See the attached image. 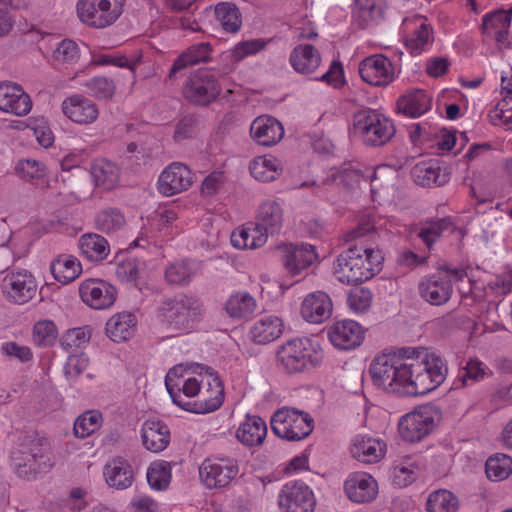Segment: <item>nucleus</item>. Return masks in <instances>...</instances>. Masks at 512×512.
<instances>
[{"label": "nucleus", "mask_w": 512, "mask_h": 512, "mask_svg": "<svg viewBox=\"0 0 512 512\" xmlns=\"http://www.w3.org/2000/svg\"><path fill=\"white\" fill-rule=\"evenodd\" d=\"M58 337L57 327L50 320H40L33 328L34 343L41 347L52 346Z\"/></svg>", "instance_id": "53"}, {"label": "nucleus", "mask_w": 512, "mask_h": 512, "mask_svg": "<svg viewBox=\"0 0 512 512\" xmlns=\"http://www.w3.org/2000/svg\"><path fill=\"white\" fill-rule=\"evenodd\" d=\"M194 301L185 295L170 298L163 302L160 312L164 321L174 325L175 328L184 327L188 322V312Z\"/></svg>", "instance_id": "24"}, {"label": "nucleus", "mask_w": 512, "mask_h": 512, "mask_svg": "<svg viewBox=\"0 0 512 512\" xmlns=\"http://www.w3.org/2000/svg\"><path fill=\"white\" fill-rule=\"evenodd\" d=\"M359 74L370 85L387 86L393 78L392 64L382 55L370 56L360 62Z\"/></svg>", "instance_id": "18"}, {"label": "nucleus", "mask_w": 512, "mask_h": 512, "mask_svg": "<svg viewBox=\"0 0 512 512\" xmlns=\"http://www.w3.org/2000/svg\"><path fill=\"white\" fill-rule=\"evenodd\" d=\"M282 332V320L273 316H265L259 319L250 331L252 340L258 344L270 343L279 338Z\"/></svg>", "instance_id": "34"}, {"label": "nucleus", "mask_w": 512, "mask_h": 512, "mask_svg": "<svg viewBox=\"0 0 512 512\" xmlns=\"http://www.w3.org/2000/svg\"><path fill=\"white\" fill-rule=\"evenodd\" d=\"M136 317L130 312L113 315L106 323V334L114 342L129 340L135 331Z\"/></svg>", "instance_id": "27"}, {"label": "nucleus", "mask_w": 512, "mask_h": 512, "mask_svg": "<svg viewBox=\"0 0 512 512\" xmlns=\"http://www.w3.org/2000/svg\"><path fill=\"white\" fill-rule=\"evenodd\" d=\"M142 441L147 450L160 452L169 443V430L161 421L147 420L142 427Z\"/></svg>", "instance_id": "28"}, {"label": "nucleus", "mask_w": 512, "mask_h": 512, "mask_svg": "<svg viewBox=\"0 0 512 512\" xmlns=\"http://www.w3.org/2000/svg\"><path fill=\"white\" fill-rule=\"evenodd\" d=\"M63 113L78 124L93 123L99 115L97 105L82 95H73L62 103Z\"/></svg>", "instance_id": "21"}, {"label": "nucleus", "mask_w": 512, "mask_h": 512, "mask_svg": "<svg viewBox=\"0 0 512 512\" xmlns=\"http://www.w3.org/2000/svg\"><path fill=\"white\" fill-rule=\"evenodd\" d=\"M89 94L97 99L108 100L115 94V84L104 76H96L85 84Z\"/></svg>", "instance_id": "54"}, {"label": "nucleus", "mask_w": 512, "mask_h": 512, "mask_svg": "<svg viewBox=\"0 0 512 512\" xmlns=\"http://www.w3.org/2000/svg\"><path fill=\"white\" fill-rule=\"evenodd\" d=\"M450 224L451 222L447 218L427 220L417 236L431 249L433 243L442 235L443 231L448 229Z\"/></svg>", "instance_id": "50"}, {"label": "nucleus", "mask_w": 512, "mask_h": 512, "mask_svg": "<svg viewBox=\"0 0 512 512\" xmlns=\"http://www.w3.org/2000/svg\"><path fill=\"white\" fill-rule=\"evenodd\" d=\"M309 414L296 409H279L271 419V429L278 437L288 441L306 438L313 430Z\"/></svg>", "instance_id": "6"}, {"label": "nucleus", "mask_w": 512, "mask_h": 512, "mask_svg": "<svg viewBox=\"0 0 512 512\" xmlns=\"http://www.w3.org/2000/svg\"><path fill=\"white\" fill-rule=\"evenodd\" d=\"M102 415L95 411H87L77 417L74 422V434L78 438H85L96 431L101 423Z\"/></svg>", "instance_id": "51"}, {"label": "nucleus", "mask_w": 512, "mask_h": 512, "mask_svg": "<svg viewBox=\"0 0 512 512\" xmlns=\"http://www.w3.org/2000/svg\"><path fill=\"white\" fill-rule=\"evenodd\" d=\"M438 414L439 411L434 406L425 405L404 415L398 423L401 438L411 443L421 441L436 427L434 415Z\"/></svg>", "instance_id": "9"}, {"label": "nucleus", "mask_w": 512, "mask_h": 512, "mask_svg": "<svg viewBox=\"0 0 512 512\" xmlns=\"http://www.w3.org/2000/svg\"><path fill=\"white\" fill-rule=\"evenodd\" d=\"M184 371L185 369L183 365H176L168 371L165 377V386L173 403L188 412L196 414H204L217 410L224 400V388L220 378L216 376L214 378L216 384V394L214 396H206L202 394L200 398L194 402H183L180 399L179 394L174 392V386H178V384L176 383L173 385L172 381L174 378L182 377Z\"/></svg>", "instance_id": "5"}, {"label": "nucleus", "mask_w": 512, "mask_h": 512, "mask_svg": "<svg viewBox=\"0 0 512 512\" xmlns=\"http://www.w3.org/2000/svg\"><path fill=\"white\" fill-rule=\"evenodd\" d=\"M192 182L191 170L182 163L174 162L161 173L158 189L164 196H172L188 189Z\"/></svg>", "instance_id": "13"}, {"label": "nucleus", "mask_w": 512, "mask_h": 512, "mask_svg": "<svg viewBox=\"0 0 512 512\" xmlns=\"http://www.w3.org/2000/svg\"><path fill=\"white\" fill-rule=\"evenodd\" d=\"M249 170L251 175L262 182H271L279 177L282 169H279V161L274 157H258L254 159Z\"/></svg>", "instance_id": "42"}, {"label": "nucleus", "mask_w": 512, "mask_h": 512, "mask_svg": "<svg viewBox=\"0 0 512 512\" xmlns=\"http://www.w3.org/2000/svg\"><path fill=\"white\" fill-rule=\"evenodd\" d=\"M354 21L361 29H365L370 21H375L383 16V8L380 0H355Z\"/></svg>", "instance_id": "44"}, {"label": "nucleus", "mask_w": 512, "mask_h": 512, "mask_svg": "<svg viewBox=\"0 0 512 512\" xmlns=\"http://www.w3.org/2000/svg\"><path fill=\"white\" fill-rule=\"evenodd\" d=\"M195 271L188 262L171 264L166 268L165 278L168 283L186 285L191 281Z\"/></svg>", "instance_id": "55"}, {"label": "nucleus", "mask_w": 512, "mask_h": 512, "mask_svg": "<svg viewBox=\"0 0 512 512\" xmlns=\"http://www.w3.org/2000/svg\"><path fill=\"white\" fill-rule=\"evenodd\" d=\"M104 474L107 484L119 490L130 487L134 479L131 465L121 457L107 463Z\"/></svg>", "instance_id": "26"}, {"label": "nucleus", "mask_w": 512, "mask_h": 512, "mask_svg": "<svg viewBox=\"0 0 512 512\" xmlns=\"http://www.w3.org/2000/svg\"><path fill=\"white\" fill-rule=\"evenodd\" d=\"M265 45L266 43L261 39L242 41L234 49L225 53V56L226 58H232L235 62H239L246 56L262 50Z\"/></svg>", "instance_id": "57"}, {"label": "nucleus", "mask_w": 512, "mask_h": 512, "mask_svg": "<svg viewBox=\"0 0 512 512\" xmlns=\"http://www.w3.org/2000/svg\"><path fill=\"white\" fill-rule=\"evenodd\" d=\"M54 58L63 63H73L79 58V48L74 41L64 39L54 51Z\"/></svg>", "instance_id": "60"}, {"label": "nucleus", "mask_w": 512, "mask_h": 512, "mask_svg": "<svg viewBox=\"0 0 512 512\" xmlns=\"http://www.w3.org/2000/svg\"><path fill=\"white\" fill-rule=\"evenodd\" d=\"M333 304L329 295L323 291L308 294L301 305L302 317L310 323L319 324L332 315Z\"/></svg>", "instance_id": "20"}, {"label": "nucleus", "mask_w": 512, "mask_h": 512, "mask_svg": "<svg viewBox=\"0 0 512 512\" xmlns=\"http://www.w3.org/2000/svg\"><path fill=\"white\" fill-rule=\"evenodd\" d=\"M420 296L431 305L440 306L447 303L453 293L452 281L449 277L432 274L424 277L418 285Z\"/></svg>", "instance_id": "15"}, {"label": "nucleus", "mask_w": 512, "mask_h": 512, "mask_svg": "<svg viewBox=\"0 0 512 512\" xmlns=\"http://www.w3.org/2000/svg\"><path fill=\"white\" fill-rule=\"evenodd\" d=\"M372 302V293L365 287H354L348 294L349 307L355 312H364Z\"/></svg>", "instance_id": "58"}, {"label": "nucleus", "mask_w": 512, "mask_h": 512, "mask_svg": "<svg viewBox=\"0 0 512 512\" xmlns=\"http://www.w3.org/2000/svg\"><path fill=\"white\" fill-rule=\"evenodd\" d=\"M125 0H79V19L90 27L102 29L113 24L122 14Z\"/></svg>", "instance_id": "7"}, {"label": "nucleus", "mask_w": 512, "mask_h": 512, "mask_svg": "<svg viewBox=\"0 0 512 512\" xmlns=\"http://www.w3.org/2000/svg\"><path fill=\"white\" fill-rule=\"evenodd\" d=\"M406 356L408 354L402 355V348L398 352L384 353L377 356L372 361L369 369L374 385L389 393L404 396L401 389H404L405 384L403 372Z\"/></svg>", "instance_id": "3"}, {"label": "nucleus", "mask_w": 512, "mask_h": 512, "mask_svg": "<svg viewBox=\"0 0 512 512\" xmlns=\"http://www.w3.org/2000/svg\"><path fill=\"white\" fill-rule=\"evenodd\" d=\"M283 222V210L276 201H267L260 205L255 225L268 235L277 234Z\"/></svg>", "instance_id": "25"}, {"label": "nucleus", "mask_w": 512, "mask_h": 512, "mask_svg": "<svg viewBox=\"0 0 512 512\" xmlns=\"http://www.w3.org/2000/svg\"><path fill=\"white\" fill-rule=\"evenodd\" d=\"M170 478V470L164 464L153 463L147 471V481L156 490L166 489Z\"/></svg>", "instance_id": "56"}, {"label": "nucleus", "mask_w": 512, "mask_h": 512, "mask_svg": "<svg viewBox=\"0 0 512 512\" xmlns=\"http://www.w3.org/2000/svg\"><path fill=\"white\" fill-rule=\"evenodd\" d=\"M354 134L363 137L365 144L381 146L395 134L393 123L375 110H360L353 117Z\"/></svg>", "instance_id": "4"}, {"label": "nucleus", "mask_w": 512, "mask_h": 512, "mask_svg": "<svg viewBox=\"0 0 512 512\" xmlns=\"http://www.w3.org/2000/svg\"><path fill=\"white\" fill-rule=\"evenodd\" d=\"M321 57L311 44L296 46L290 55L292 67L300 73L310 74L319 66Z\"/></svg>", "instance_id": "33"}, {"label": "nucleus", "mask_w": 512, "mask_h": 512, "mask_svg": "<svg viewBox=\"0 0 512 512\" xmlns=\"http://www.w3.org/2000/svg\"><path fill=\"white\" fill-rule=\"evenodd\" d=\"M485 471L490 480H504L512 472V458L501 453L490 456L486 461Z\"/></svg>", "instance_id": "46"}, {"label": "nucleus", "mask_w": 512, "mask_h": 512, "mask_svg": "<svg viewBox=\"0 0 512 512\" xmlns=\"http://www.w3.org/2000/svg\"><path fill=\"white\" fill-rule=\"evenodd\" d=\"M212 51L211 45L208 42H202L198 44L191 45L187 51L183 52L178 58L174 61L168 77L173 79L177 72L182 69L195 65L200 62H208L210 60V53Z\"/></svg>", "instance_id": "30"}, {"label": "nucleus", "mask_w": 512, "mask_h": 512, "mask_svg": "<svg viewBox=\"0 0 512 512\" xmlns=\"http://www.w3.org/2000/svg\"><path fill=\"white\" fill-rule=\"evenodd\" d=\"M2 352L9 357H14L20 362H28L32 359L33 354L29 347L19 345L16 342H7L1 346Z\"/></svg>", "instance_id": "62"}, {"label": "nucleus", "mask_w": 512, "mask_h": 512, "mask_svg": "<svg viewBox=\"0 0 512 512\" xmlns=\"http://www.w3.org/2000/svg\"><path fill=\"white\" fill-rule=\"evenodd\" d=\"M50 269L54 278L62 284L74 281L82 272L81 263L75 257L67 255H60L53 260Z\"/></svg>", "instance_id": "36"}, {"label": "nucleus", "mask_w": 512, "mask_h": 512, "mask_svg": "<svg viewBox=\"0 0 512 512\" xmlns=\"http://www.w3.org/2000/svg\"><path fill=\"white\" fill-rule=\"evenodd\" d=\"M431 27L427 24H421L413 33L411 38L406 39L405 45L411 53H420L424 46L429 42Z\"/></svg>", "instance_id": "59"}, {"label": "nucleus", "mask_w": 512, "mask_h": 512, "mask_svg": "<svg viewBox=\"0 0 512 512\" xmlns=\"http://www.w3.org/2000/svg\"><path fill=\"white\" fill-rule=\"evenodd\" d=\"M431 98L423 90H415L401 96L397 101L399 112L416 118L430 109Z\"/></svg>", "instance_id": "35"}, {"label": "nucleus", "mask_w": 512, "mask_h": 512, "mask_svg": "<svg viewBox=\"0 0 512 512\" xmlns=\"http://www.w3.org/2000/svg\"><path fill=\"white\" fill-rule=\"evenodd\" d=\"M20 451H22L26 455H29L30 457L33 456V459L39 461L40 463H43L50 467L52 466V464L50 463V457L48 454V446L46 441H31L29 445L24 446L22 449H20Z\"/></svg>", "instance_id": "61"}, {"label": "nucleus", "mask_w": 512, "mask_h": 512, "mask_svg": "<svg viewBox=\"0 0 512 512\" xmlns=\"http://www.w3.org/2000/svg\"><path fill=\"white\" fill-rule=\"evenodd\" d=\"M328 336L335 347L342 350H350L361 344L364 338V331L356 321L342 320L329 328Z\"/></svg>", "instance_id": "19"}, {"label": "nucleus", "mask_w": 512, "mask_h": 512, "mask_svg": "<svg viewBox=\"0 0 512 512\" xmlns=\"http://www.w3.org/2000/svg\"><path fill=\"white\" fill-rule=\"evenodd\" d=\"M31 108V98L21 86L11 82L0 83V110L24 116Z\"/></svg>", "instance_id": "16"}, {"label": "nucleus", "mask_w": 512, "mask_h": 512, "mask_svg": "<svg viewBox=\"0 0 512 512\" xmlns=\"http://www.w3.org/2000/svg\"><path fill=\"white\" fill-rule=\"evenodd\" d=\"M267 425L259 416L247 415L236 431L237 439L247 446L260 445L266 436Z\"/></svg>", "instance_id": "32"}, {"label": "nucleus", "mask_w": 512, "mask_h": 512, "mask_svg": "<svg viewBox=\"0 0 512 512\" xmlns=\"http://www.w3.org/2000/svg\"><path fill=\"white\" fill-rule=\"evenodd\" d=\"M116 275L126 282H133L138 278V264L135 259L122 261L116 268Z\"/></svg>", "instance_id": "64"}, {"label": "nucleus", "mask_w": 512, "mask_h": 512, "mask_svg": "<svg viewBox=\"0 0 512 512\" xmlns=\"http://www.w3.org/2000/svg\"><path fill=\"white\" fill-rule=\"evenodd\" d=\"M3 288L16 304L30 301L37 293V284L32 274L25 272L10 273L3 279Z\"/></svg>", "instance_id": "17"}, {"label": "nucleus", "mask_w": 512, "mask_h": 512, "mask_svg": "<svg viewBox=\"0 0 512 512\" xmlns=\"http://www.w3.org/2000/svg\"><path fill=\"white\" fill-rule=\"evenodd\" d=\"M250 132L253 139L263 146L275 145L284 135L281 123L273 117H258L253 121Z\"/></svg>", "instance_id": "22"}, {"label": "nucleus", "mask_w": 512, "mask_h": 512, "mask_svg": "<svg viewBox=\"0 0 512 512\" xmlns=\"http://www.w3.org/2000/svg\"><path fill=\"white\" fill-rule=\"evenodd\" d=\"M512 18V7L508 10L497 9L484 15L481 29L486 35L491 34V30H498L502 27H509Z\"/></svg>", "instance_id": "52"}, {"label": "nucleus", "mask_w": 512, "mask_h": 512, "mask_svg": "<svg viewBox=\"0 0 512 512\" xmlns=\"http://www.w3.org/2000/svg\"><path fill=\"white\" fill-rule=\"evenodd\" d=\"M90 173L95 186L103 190H112L119 183L120 169L105 159L95 161L91 165Z\"/></svg>", "instance_id": "31"}, {"label": "nucleus", "mask_w": 512, "mask_h": 512, "mask_svg": "<svg viewBox=\"0 0 512 512\" xmlns=\"http://www.w3.org/2000/svg\"><path fill=\"white\" fill-rule=\"evenodd\" d=\"M314 505L312 491L302 482L288 483L281 490L279 506L286 512H312Z\"/></svg>", "instance_id": "12"}, {"label": "nucleus", "mask_w": 512, "mask_h": 512, "mask_svg": "<svg viewBox=\"0 0 512 512\" xmlns=\"http://www.w3.org/2000/svg\"><path fill=\"white\" fill-rule=\"evenodd\" d=\"M12 461L17 475L26 480L33 479L38 473L45 472L50 468L20 450L13 452Z\"/></svg>", "instance_id": "41"}, {"label": "nucleus", "mask_w": 512, "mask_h": 512, "mask_svg": "<svg viewBox=\"0 0 512 512\" xmlns=\"http://www.w3.org/2000/svg\"><path fill=\"white\" fill-rule=\"evenodd\" d=\"M383 260L379 249L350 247L337 257L334 273L340 282L357 285L374 277Z\"/></svg>", "instance_id": "2"}, {"label": "nucleus", "mask_w": 512, "mask_h": 512, "mask_svg": "<svg viewBox=\"0 0 512 512\" xmlns=\"http://www.w3.org/2000/svg\"><path fill=\"white\" fill-rule=\"evenodd\" d=\"M317 255L312 245H302L301 247H286L283 256V263L285 268L293 275L298 274L302 269H305L313 264Z\"/></svg>", "instance_id": "29"}, {"label": "nucleus", "mask_w": 512, "mask_h": 512, "mask_svg": "<svg viewBox=\"0 0 512 512\" xmlns=\"http://www.w3.org/2000/svg\"><path fill=\"white\" fill-rule=\"evenodd\" d=\"M351 454L360 462L375 463L383 457L384 451L378 440L357 437L351 446Z\"/></svg>", "instance_id": "37"}, {"label": "nucleus", "mask_w": 512, "mask_h": 512, "mask_svg": "<svg viewBox=\"0 0 512 512\" xmlns=\"http://www.w3.org/2000/svg\"><path fill=\"white\" fill-rule=\"evenodd\" d=\"M345 492L353 502H370L377 495V483L371 475L355 474L345 482Z\"/></svg>", "instance_id": "23"}, {"label": "nucleus", "mask_w": 512, "mask_h": 512, "mask_svg": "<svg viewBox=\"0 0 512 512\" xmlns=\"http://www.w3.org/2000/svg\"><path fill=\"white\" fill-rule=\"evenodd\" d=\"M267 242V237L262 230L254 224L252 228H243L239 232L231 234V244L239 249L258 248Z\"/></svg>", "instance_id": "45"}, {"label": "nucleus", "mask_w": 512, "mask_h": 512, "mask_svg": "<svg viewBox=\"0 0 512 512\" xmlns=\"http://www.w3.org/2000/svg\"><path fill=\"white\" fill-rule=\"evenodd\" d=\"M238 474V466L233 463L205 460L199 467L202 483L209 489L226 487Z\"/></svg>", "instance_id": "14"}, {"label": "nucleus", "mask_w": 512, "mask_h": 512, "mask_svg": "<svg viewBox=\"0 0 512 512\" xmlns=\"http://www.w3.org/2000/svg\"><path fill=\"white\" fill-rule=\"evenodd\" d=\"M458 498L448 490H438L431 493L427 500L428 512H456Z\"/></svg>", "instance_id": "48"}, {"label": "nucleus", "mask_w": 512, "mask_h": 512, "mask_svg": "<svg viewBox=\"0 0 512 512\" xmlns=\"http://www.w3.org/2000/svg\"><path fill=\"white\" fill-rule=\"evenodd\" d=\"M221 86L216 74L208 69L195 71L183 87V96L194 105L206 106L217 99Z\"/></svg>", "instance_id": "8"}, {"label": "nucleus", "mask_w": 512, "mask_h": 512, "mask_svg": "<svg viewBox=\"0 0 512 512\" xmlns=\"http://www.w3.org/2000/svg\"><path fill=\"white\" fill-rule=\"evenodd\" d=\"M406 356L404 364L405 384L404 396L424 395L438 386L446 379L448 367L444 359L425 347L402 348V355Z\"/></svg>", "instance_id": "1"}, {"label": "nucleus", "mask_w": 512, "mask_h": 512, "mask_svg": "<svg viewBox=\"0 0 512 512\" xmlns=\"http://www.w3.org/2000/svg\"><path fill=\"white\" fill-rule=\"evenodd\" d=\"M414 182L422 187L443 186L449 180V174L439 166L418 164L411 171Z\"/></svg>", "instance_id": "38"}, {"label": "nucleus", "mask_w": 512, "mask_h": 512, "mask_svg": "<svg viewBox=\"0 0 512 512\" xmlns=\"http://www.w3.org/2000/svg\"><path fill=\"white\" fill-rule=\"evenodd\" d=\"M216 19L226 32H237L242 24L241 12L239 8L229 2H221L215 6Z\"/></svg>", "instance_id": "43"}, {"label": "nucleus", "mask_w": 512, "mask_h": 512, "mask_svg": "<svg viewBox=\"0 0 512 512\" xmlns=\"http://www.w3.org/2000/svg\"><path fill=\"white\" fill-rule=\"evenodd\" d=\"M79 294L84 303L93 309H106L114 304L116 288L101 279H87L80 284Z\"/></svg>", "instance_id": "11"}, {"label": "nucleus", "mask_w": 512, "mask_h": 512, "mask_svg": "<svg viewBox=\"0 0 512 512\" xmlns=\"http://www.w3.org/2000/svg\"><path fill=\"white\" fill-rule=\"evenodd\" d=\"M125 217L117 208H106L95 217L96 228L103 233H111L121 229L125 224Z\"/></svg>", "instance_id": "47"}, {"label": "nucleus", "mask_w": 512, "mask_h": 512, "mask_svg": "<svg viewBox=\"0 0 512 512\" xmlns=\"http://www.w3.org/2000/svg\"><path fill=\"white\" fill-rule=\"evenodd\" d=\"M256 309V301L248 292L232 294L225 304L227 314L232 318H246Z\"/></svg>", "instance_id": "40"}, {"label": "nucleus", "mask_w": 512, "mask_h": 512, "mask_svg": "<svg viewBox=\"0 0 512 512\" xmlns=\"http://www.w3.org/2000/svg\"><path fill=\"white\" fill-rule=\"evenodd\" d=\"M15 171L21 179L33 182L37 186L46 175L45 165L34 159L20 160L16 165Z\"/></svg>", "instance_id": "49"}, {"label": "nucleus", "mask_w": 512, "mask_h": 512, "mask_svg": "<svg viewBox=\"0 0 512 512\" xmlns=\"http://www.w3.org/2000/svg\"><path fill=\"white\" fill-rule=\"evenodd\" d=\"M278 362L289 374L302 372L307 367L314 366L310 354L308 339H293L284 344L277 352Z\"/></svg>", "instance_id": "10"}, {"label": "nucleus", "mask_w": 512, "mask_h": 512, "mask_svg": "<svg viewBox=\"0 0 512 512\" xmlns=\"http://www.w3.org/2000/svg\"><path fill=\"white\" fill-rule=\"evenodd\" d=\"M78 246L82 254L93 261H101L105 259L109 253L107 240L95 233L82 235L79 239Z\"/></svg>", "instance_id": "39"}, {"label": "nucleus", "mask_w": 512, "mask_h": 512, "mask_svg": "<svg viewBox=\"0 0 512 512\" xmlns=\"http://www.w3.org/2000/svg\"><path fill=\"white\" fill-rule=\"evenodd\" d=\"M89 338L90 330L88 327H79L67 331L61 343L65 347L79 346Z\"/></svg>", "instance_id": "63"}]
</instances>
